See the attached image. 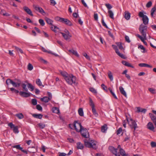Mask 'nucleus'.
I'll list each match as a JSON object with an SVG mask.
<instances>
[{
    "label": "nucleus",
    "mask_w": 156,
    "mask_h": 156,
    "mask_svg": "<svg viewBox=\"0 0 156 156\" xmlns=\"http://www.w3.org/2000/svg\"><path fill=\"white\" fill-rule=\"evenodd\" d=\"M62 22L69 26H71L73 25L72 22L70 20L62 18Z\"/></svg>",
    "instance_id": "13"
},
{
    "label": "nucleus",
    "mask_w": 156,
    "mask_h": 156,
    "mask_svg": "<svg viewBox=\"0 0 156 156\" xmlns=\"http://www.w3.org/2000/svg\"><path fill=\"white\" fill-rule=\"evenodd\" d=\"M119 90L121 94L126 97L127 96L126 93L122 87L120 86L119 87Z\"/></svg>",
    "instance_id": "19"
},
{
    "label": "nucleus",
    "mask_w": 156,
    "mask_h": 156,
    "mask_svg": "<svg viewBox=\"0 0 156 156\" xmlns=\"http://www.w3.org/2000/svg\"><path fill=\"white\" fill-rule=\"evenodd\" d=\"M148 90L152 94H154L156 93V90L155 89L153 88H148Z\"/></svg>",
    "instance_id": "35"
},
{
    "label": "nucleus",
    "mask_w": 156,
    "mask_h": 156,
    "mask_svg": "<svg viewBox=\"0 0 156 156\" xmlns=\"http://www.w3.org/2000/svg\"><path fill=\"white\" fill-rule=\"evenodd\" d=\"M101 23L103 26L105 27L106 28H108V27L107 25L106 24L103 18H102L101 20Z\"/></svg>",
    "instance_id": "48"
},
{
    "label": "nucleus",
    "mask_w": 156,
    "mask_h": 156,
    "mask_svg": "<svg viewBox=\"0 0 156 156\" xmlns=\"http://www.w3.org/2000/svg\"><path fill=\"white\" fill-rule=\"evenodd\" d=\"M78 113L79 115L81 116H83V112L82 108H80L78 110Z\"/></svg>",
    "instance_id": "26"
},
{
    "label": "nucleus",
    "mask_w": 156,
    "mask_h": 156,
    "mask_svg": "<svg viewBox=\"0 0 156 156\" xmlns=\"http://www.w3.org/2000/svg\"><path fill=\"white\" fill-rule=\"evenodd\" d=\"M45 20L48 24L50 25H52L53 21L51 20L48 17H46L45 18Z\"/></svg>",
    "instance_id": "24"
},
{
    "label": "nucleus",
    "mask_w": 156,
    "mask_h": 156,
    "mask_svg": "<svg viewBox=\"0 0 156 156\" xmlns=\"http://www.w3.org/2000/svg\"><path fill=\"white\" fill-rule=\"evenodd\" d=\"M64 79L69 84L71 85L76 83V77L72 74H69Z\"/></svg>",
    "instance_id": "3"
},
{
    "label": "nucleus",
    "mask_w": 156,
    "mask_h": 156,
    "mask_svg": "<svg viewBox=\"0 0 156 156\" xmlns=\"http://www.w3.org/2000/svg\"><path fill=\"white\" fill-rule=\"evenodd\" d=\"M108 129L107 124H105L101 127V131L103 133H105Z\"/></svg>",
    "instance_id": "22"
},
{
    "label": "nucleus",
    "mask_w": 156,
    "mask_h": 156,
    "mask_svg": "<svg viewBox=\"0 0 156 156\" xmlns=\"http://www.w3.org/2000/svg\"><path fill=\"white\" fill-rule=\"evenodd\" d=\"M105 5L108 10H110L112 8V6L109 4H106Z\"/></svg>",
    "instance_id": "53"
},
{
    "label": "nucleus",
    "mask_w": 156,
    "mask_h": 156,
    "mask_svg": "<svg viewBox=\"0 0 156 156\" xmlns=\"http://www.w3.org/2000/svg\"><path fill=\"white\" fill-rule=\"evenodd\" d=\"M50 98H48V97L45 96L43 98H41V101H42L44 102L45 103L48 102L49 101H50Z\"/></svg>",
    "instance_id": "20"
},
{
    "label": "nucleus",
    "mask_w": 156,
    "mask_h": 156,
    "mask_svg": "<svg viewBox=\"0 0 156 156\" xmlns=\"http://www.w3.org/2000/svg\"><path fill=\"white\" fill-rule=\"evenodd\" d=\"M92 110L93 114L96 116L97 117L98 115V113L96 112V110L95 107L92 108Z\"/></svg>",
    "instance_id": "34"
},
{
    "label": "nucleus",
    "mask_w": 156,
    "mask_h": 156,
    "mask_svg": "<svg viewBox=\"0 0 156 156\" xmlns=\"http://www.w3.org/2000/svg\"><path fill=\"white\" fill-rule=\"evenodd\" d=\"M108 13L109 14L110 17L113 19H114V14L112 11L111 10H109L108 11Z\"/></svg>",
    "instance_id": "30"
},
{
    "label": "nucleus",
    "mask_w": 156,
    "mask_h": 156,
    "mask_svg": "<svg viewBox=\"0 0 156 156\" xmlns=\"http://www.w3.org/2000/svg\"><path fill=\"white\" fill-rule=\"evenodd\" d=\"M122 128L120 127L116 131V134L117 135H119L120 134L121 132H122Z\"/></svg>",
    "instance_id": "54"
},
{
    "label": "nucleus",
    "mask_w": 156,
    "mask_h": 156,
    "mask_svg": "<svg viewBox=\"0 0 156 156\" xmlns=\"http://www.w3.org/2000/svg\"><path fill=\"white\" fill-rule=\"evenodd\" d=\"M139 29L140 33L145 39H146V33L147 31V26L146 25L141 24L139 27Z\"/></svg>",
    "instance_id": "4"
},
{
    "label": "nucleus",
    "mask_w": 156,
    "mask_h": 156,
    "mask_svg": "<svg viewBox=\"0 0 156 156\" xmlns=\"http://www.w3.org/2000/svg\"><path fill=\"white\" fill-rule=\"evenodd\" d=\"M152 5V2L151 1H149L148 3L146 5V6L147 8H150L151 7Z\"/></svg>",
    "instance_id": "51"
},
{
    "label": "nucleus",
    "mask_w": 156,
    "mask_h": 156,
    "mask_svg": "<svg viewBox=\"0 0 156 156\" xmlns=\"http://www.w3.org/2000/svg\"><path fill=\"white\" fill-rule=\"evenodd\" d=\"M32 115L34 117L39 119H41L43 117V115L40 114H32Z\"/></svg>",
    "instance_id": "18"
},
{
    "label": "nucleus",
    "mask_w": 156,
    "mask_h": 156,
    "mask_svg": "<svg viewBox=\"0 0 156 156\" xmlns=\"http://www.w3.org/2000/svg\"><path fill=\"white\" fill-rule=\"evenodd\" d=\"M89 100V105L91 107V108L95 107L94 104L92 99L91 98H90Z\"/></svg>",
    "instance_id": "37"
},
{
    "label": "nucleus",
    "mask_w": 156,
    "mask_h": 156,
    "mask_svg": "<svg viewBox=\"0 0 156 156\" xmlns=\"http://www.w3.org/2000/svg\"><path fill=\"white\" fill-rule=\"evenodd\" d=\"M120 147H117V148H115L114 147H109V149L116 156H120L119 154V153L122 156H128V154H126L125 151L120 148Z\"/></svg>",
    "instance_id": "1"
},
{
    "label": "nucleus",
    "mask_w": 156,
    "mask_h": 156,
    "mask_svg": "<svg viewBox=\"0 0 156 156\" xmlns=\"http://www.w3.org/2000/svg\"><path fill=\"white\" fill-rule=\"evenodd\" d=\"M108 77L110 79L111 81L113 80V77L112 74V72L110 71H109L108 72Z\"/></svg>",
    "instance_id": "28"
},
{
    "label": "nucleus",
    "mask_w": 156,
    "mask_h": 156,
    "mask_svg": "<svg viewBox=\"0 0 156 156\" xmlns=\"http://www.w3.org/2000/svg\"><path fill=\"white\" fill-rule=\"evenodd\" d=\"M126 119L127 120L128 123L132 129H134V131L138 127L137 124L135 121L131 118L128 119L126 116Z\"/></svg>",
    "instance_id": "6"
},
{
    "label": "nucleus",
    "mask_w": 156,
    "mask_h": 156,
    "mask_svg": "<svg viewBox=\"0 0 156 156\" xmlns=\"http://www.w3.org/2000/svg\"><path fill=\"white\" fill-rule=\"evenodd\" d=\"M24 10L29 15L32 16H33V14L31 10L27 6H24L23 8Z\"/></svg>",
    "instance_id": "15"
},
{
    "label": "nucleus",
    "mask_w": 156,
    "mask_h": 156,
    "mask_svg": "<svg viewBox=\"0 0 156 156\" xmlns=\"http://www.w3.org/2000/svg\"><path fill=\"white\" fill-rule=\"evenodd\" d=\"M90 91L94 94H97V91L94 88L91 87L90 88Z\"/></svg>",
    "instance_id": "49"
},
{
    "label": "nucleus",
    "mask_w": 156,
    "mask_h": 156,
    "mask_svg": "<svg viewBox=\"0 0 156 156\" xmlns=\"http://www.w3.org/2000/svg\"><path fill=\"white\" fill-rule=\"evenodd\" d=\"M108 33L109 36H110L112 38H114V36L113 35V34L111 33L110 31H108Z\"/></svg>",
    "instance_id": "62"
},
{
    "label": "nucleus",
    "mask_w": 156,
    "mask_h": 156,
    "mask_svg": "<svg viewBox=\"0 0 156 156\" xmlns=\"http://www.w3.org/2000/svg\"><path fill=\"white\" fill-rule=\"evenodd\" d=\"M21 86L23 88V91L26 92L28 91V90L27 88L26 87L27 85L26 84L24 83H23L22 84Z\"/></svg>",
    "instance_id": "31"
},
{
    "label": "nucleus",
    "mask_w": 156,
    "mask_h": 156,
    "mask_svg": "<svg viewBox=\"0 0 156 156\" xmlns=\"http://www.w3.org/2000/svg\"><path fill=\"white\" fill-rule=\"evenodd\" d=\"M52 111L53 113H58L59 112V111L58 108L57 107H53L52 108Z\"/></svg>",
    "instance_id": "33"
},
{
    "label": "nucleus",
    "mask_w": 156,
    "mask_h": 156,
    "mask_svg": "<svg viewBox=\"0 0 156 156\" xmlns=\"http://www.w3.org/2000/svg\"><path fill=\"white\" fill-rule=\"evenodd\" d=\"M81 2L84 6L86 7H88L86 3L85 2L84 0H81Z\"/></svg>",
    "instance_id": "63"
},
{
    "label": "nucleus",
    "mask_w": 156,
    "mask_h": 156,
    "mask_svg": "<svg viewBox=\"0 0 156 156\" xmlns=\"http://www.w3.org/2000/svg\"><path fill=\"white\" fill-rule=\"evenodd\" d=\"M39 22L40 24L42 26H44L45 24L44 22V20L42 19H39Z\"/></svg>",
    "instance_id": "46"
},
{
    "label": "nucleus",
    "mask_w": 156,
    "mask_h": 156,
    "mask_svg": "<svg viewBox=\"0 0 156 156\" xmlns=\"http://www.w3.org/2000/svg\"><path fill=\"white\" fill-rule=\"evenodd\" d=\"M6 83L7 85L9 84H12V85L15 87H18L21 84V82L20 80L18 79H15L14 81H13L10 79H7L6 81Z\"/></svg>",
    "instance_id": "2"
},
{
    "label": "nucleus",
    "mask_w": 156,
    "mask_h": 156,
    "mask_svg": "<svg viewBox=\"0 0 156 156\" xmlns=\"http://www.w3.org/2000/svg\"><path fill=\"white\" fill-rule=\"evenodd\" d=\"M60 33L62 34V36L64 37V39L66 40L69 41L70 40V38L72 37H69L68 35L65 34V33L61 32Z\"/></svg>",
    "instance_id": "17"
},
{
    "label": "nucleus",
    "mask_w": 156,
    "mask_h": 156,
    "mask_svg": "<svg viewBox=\"0 0 156 156\" xmlns=\"http://www.w3.org/2000/svg\"><path fill=\"white\" fill-rule=\"evenodd\" d=\"M10 90L12 92L15 93V94H17L18 93H19V91L18 90L15 89L13 88H9Z\"/></svg>",
    "instance_id": "32"
},
{
    "label": "nucleus",
    "mask_w": 156,
    "mask_h": 156,
    "mask_svg": "<svg viewBox=\"0 0 156 156\" xmlns=\"http://www.w3.org/2000/svg\"><path fill=\"white\" fill-rule=\"evenodd\" d=\"M14 48H15V49L18 51L20 52L21 53H23V50L20 48H19L18 47H17L16 46H13Z\"/></svg>",
    "instance_id": "38"
},
{
    "label": "nucleus",
    "mask_w": 156,
    "mask_h": 156,
    "mask_svg": "<svg viewBox=\"0 0 156 156\" xmlns=\"http://www.w3.org/2000/svg\"><path fill=\"white\" fill-rule=\"evenodd\" d=\"M59 156H65L67 155L66 154L64 153H59Z\"/></svg>",
    "instance_id": "64"
},
{
    "label": "nucleus",
    "mask_w": 156,
    "mask_h": 156,
    "mask_svg": "<svg viewBox=\"0 0 156 156\" xmlns=\"http://www.w3.org/2000/svg\"><path fill=\"white\" fill-rule=\"evenodd\" d=\"M31 102L32 104L34 105H37V101L36 99H32L31 100Z\"/></svg>",
    "instance_id": "42"
},
{
    "label": "nucleus",
    "mask_w": 156,
    "mask_h": 156,
    "mask_svg": "<svg viewBox=\"0 0 156 156\" xmlns=\"http://www.w3.org/2000/svg\"><path fill=\"white\" fill-rule=\"evenodd\" d=\"M125 18L127 20H129L130 17V13L128 12H125Z\"/></svg>",
    "instance_id": "23"
},
{
    "label": "nucleus",
    "mask_w": 156,
    "mask_h": 156,
    "mask_svg": "<svg viewBox=\"0 0 156 156\" xmlns=\"http://www.w3.org/2000/svg\"><path fill=\"white\" fill-rule=\"evenodd\" d=\"M33 7L34 9L37 11L39 12L40 13L43 15H44L45 13L44 10L39 6H37L35 5H33Z\"/></svg>",
    "instance_id": "11"
},
{
    "label": "nucleus",
    "mask_w": 156,
    "mask_h": 156,
    "mask_svg": "<svg viewBox=\"0 0 156 156\" xmlns=\"http://www.w3.org/2000/svg\"><path fill=\"white\" fill-rule=\"evenodd\" d=\"M94 18L95 20L97 21L98 20V15L97 13H94Z\"/></svg>",
    "instance_id": "61"
},
{
    "label": "nucleus",
    "mask_w": 156,
    "mask_h": 156,
    "mask_svg": "<svg viewBox=\"0 0 156 156\" xmlns=\"http://www.w3.org/2000/svg\"><path fill=\"white\" fill-rule=\"evenodd\" d=\"M15 116L20 119H22L24 118L23 115L22 113H19L18 114H16L15 115Z\"/></svg>",
    "instance_id": "27"
},
{
    "label": "nucleus",
    "mask_w": 156,
    "mask_h": 156,
    "mask_svg": "<svg viewBox=\"0 0 156 156\" xmlns=\"http://www.w3.org/2000/svg\"><path fill=\"white\" fill-rule=\"evenodd\" d=\"M84 143L86 146H93L98 145V142L96 141L90 140V139H89V141H85Z\"/></svg>",
    "instance_id": "9"
},
{
    "label": "nucleus",
    "mask_w": 156,
    "mask_h": 156,
    "mask_svg": "<svg viewBox=\"0 0 156 156\" xmlns=\"http://www.w3.org/2000/svg\"><path fill=\"white\" fill-rule=\"evenodd\" d=\"M8 125L10 127L11 129H13V131L14 133H17L19 131L18 129V127L17 126H15L12 122H10L8 124Z\"/></svg>",
    "instance_id": "10"
},
{
    "label": "nucleus",
    "mask_w": 156,
    "mask_h": 156,
    "mask_svg": "<svg viewBox=\"0 0 156 156\" xmlns=\"http://www.w3.org/2000/svg\"><path fill=\"white\" fill-rule=\"evenodd\" d=\"M138 48H140L141 50H143V51H142V52L143 53H144L145 52V48L144 47V46L142 45H140L138 47Z\"/></svg>",
    "instance_id": "50"
},
{
    "label": "nucleus",
    "mask_w": 156,
    "mask_h": 156,
    "mask_svg": "<svg viewBox=\"0 0 156 156\" xmlns=\"http://www.w3.org/2000/svg\"><path fill=\"white\" fill-rule=\"evenodd\" d=\"M31 94L27 92L20 91L19 92V94L22 97L27 98L30 96Z\"/></svg>",
    "instance_id": "12"
},
{
    "label": "nucleus",
    "mask_w": 156,
    "mask_h": 156,
    "mask_svg": "<svg viewBox=\"0 0 156 156\" xmlns=\"http://www.w3.org/2000/svg\"><path fill=\"white\" fill-rule=\"evenodd\" d=\"M127 123H128L127 120H124L122 123L123 126L125 128L126 127V125Z\"/></svg>",
    "instance_id": "57"
},
{
    "label": "nucleus",
    "mask_w": 156,
    "mask_h": 156,
    "mask_svg": "<svg viewBox=\"0 0 156 156\" xmlns=\"http://www.w3.org/2000/svg\"><path fill=\"white\" fill-rule=\"evenodd\" d=\"M59 72L60 74L62 76H63L64 77V78L69 75L65 71H62L60 70L59 71Z\"/></svg>",
    "instance_id": "25"
},
{
    "label": "nucleus",
    "mask_w": 156,
    "mask_h": 156,
    "mask_svg": "<svg viewBox=\"0 0 156 156\" xmlns=\"http://www.w3.org/2000/svg\"><path fill=\"white\" fill-rule=\"evenodd\" d=\"M62 18H61L59 17H56L55 18V19L56 20L60 21V22H62Z\"/></svg>",
    "instance_id": "60"
},
{
    "label": "nucleus",
    "mask_w": 156,
    "mask_h": 156,
    "mask_svg": "<svg viewBox=\"0 0 156 156\" xmlns=\"http://www.w3.org/2000/svg\"><path fill=\"white\" fill-rule=\"evenodd\" d=\"M80 132L83 137L87 138L89 137V133L86 128L83 127Z\"/></svg>",
    "instance_id": "8"
},
{
    "label": "nucleus",
    "mask_w": 156,
    "mask_h": 156,
    "mask_svg": "<svg viewBox=\"0 0 156 156\" xmlns=\"http://www.w3.org/2000/svg\"><path fill=\"white\" fill-rule=\"evenodd\" d=\"M42 51H44V52H48V53H51V51H48L45 48H42Z\"/></svg>",
    "instance_id": "58"
},
{
    "label": "nucleus",
    "mask_w": 156,
    "mask_h": 156,
    "mask_svg": "<svg viewBox=\"0 0 156 156\" xmlns=\"http://www.w3.org/2000/svg\"><path fill=\"white\" fill-rule=\"evenodd\" d=\"M112 47L115 50V52L116 54L119 52L117 46L114 45H112Z\"/></svg>",
    "instance_id": "39"
},
{
    "label": "nucleus",
    "mask_w": 156,
    "mask_h": 156,
    "mask_svg": "<svg viewBox=\"0 0 156 156\" xmlns=\"http://www.w3.org/2000/svg\"><path fill=\"white\" fill-rule=\"evenodd\" d=\"M144 11L142 10L139 12L138 16L139 17L142 18V21L144 25H147L148 24L149 19L147 16L144 14Z\"/></svg>",
    "instance_id": "5"
},
{
    "label": "nucleus",
    "mask_w": 156,
    "mask_h": 156,
    "mask_svg": "<svg viewBox=\"0 0 156 156\" xmlns=\"http://www.w3.org/2000/svg\"><path fill=\"white\" fill-rule=\"evenodd\" d=\"M65 34L68 35L69 37H72V35L70 34L69 31L67 29H65L64 30Z\"/></svg>",
    "instance_id": "52"
},
{
    "label": "nucleus",
    "mask_w": 156,
    "mask_h": 156,
    "mask_svg": "<svg viewBox=\"0 0 156 156\" xmlns=\"http://www.w3.org/2000/svg\"><path fill=\"white\" fill-rule=\"evenodd\" d=\"M36 108L39 111H42V107L39 105H36Z\"/></svg>",
    "instance_id": "47"
},
{
    "label": "nucleus",
    "mask_w": 156,
    "mask_h": 156,
    "mask_svg": "<svg viewBox=\"0 0 156 156\" xmlns=\"http://www.w3.org/2000/svg\"><path fill=\"white\" fill-rule=\"evenodd\" d=\"M149 115L151 119L153 121L156 128V117L154 115L151 113H149Z\"/></svg>",
    "instance_id": "16"
},
{
    "label": "nucleus",
    "mask_w": 156,
    "mask_h": 156,
    "mask_svg": "<svg viewBox=\"0 0 156 156\" xmlns=\"http://www.w3.org/2000/svg\"><path fill=\"white\" fill-rule=\"evenodd\" d=\"M39 127L41 129H44L45 126V125L44 124L42 123H39L38 124Z\"/></svg>",
    "instance_id": "43"
},
{
    "label": "nucleus",
    "mask_w": 156,
    "mask_h": 156,
    "mask_svg": "<svg viewBox=\"0 0 156 156\" xmlns=\"http://www.w3.org/2000/svg\"><path fill=\"white\" fill-rule=\"evenodd\" d=\"M147 128L150 130L153 131H154V127L153 124L151 122L148 123L147 125Z\"/></svg>",
    "instance_id": "14"
},
{
    "label": "nucleus",
    "mask_w": 156,
    "mask_h": 156,
    "mask_svg": "<svg viewBox=\"0 0 156 156\" xmlns=\"http://www.w3.org/2000/svg\"><path fill=\"white\" fill-rule=\"evenodd\" d=\"M69 51L71 53H72L73 55H74L76 56L77 57H79V55L77 53V52L76 51H75L73 49L69 50Z\"/></svg>",
    "instance_id": "21"
},
{
    "label": "nucleus",
    "mask_w": 156,
    "mask_h": 156,
    "mask_svg": "<svg viewBox=\"0 0 156 156\" xmlns=\"http://www.w3.org/2000/svg\"><path fill=\"white\" fill-rule=\"evenodd\" d=\"M39 60L41 62L43 63L44 64H47L48 63V62L46 60L41 58H39Z\"/></svg>",
    "instance_id": "44"
},
{
    "label": "nucleus",
    "mask_w": 156,
    "mask_h": 156,
    "mask_svg": "<svg viewBox=\"0 0 156 156\" xmlns=\"http://www.w3.org/2000/svg\"><path fill=\"white\" fill-rule=\"evenodd\" d=\"M33 67L32 65L31 64L29 63L28 65V69L29 70L31 71L33 69Z\"/></svg>",
    "instance_id": "45"
},
{
    "label": "nucleus",
    "mask_w": 156,
    "mask_h": 156,
    "mask_svg": "<svg viewBox=\"0 0 156 156\" xmlns=\"http://www.w3.org/2000/svg\"><path fill=\"white\" fill-rule=\"evenodd\" d=\"M116 44L118 46L119 48L120 49L122 50L123 49V48L122 45V43L120 42H117Z\"/></svg>",
    "instance_id": "41"
},
{
    "label": "nucleus",
    "mask_w": 156,
    "mask_h": 156,
    "mask_svg": "<svg viewBox=\"0 0 156 156\" xmlns=\"http://www.w3.org/2000/svg\"><path fill=\"white\" fill-rule=\"evenodd\" d=\"M50 1L51 5L54 6L56 4V3L55 0H50Z\"/></svg>",
    "instance_id": "59"
},
{
    "label": "nucleus",
    "mask_w": 156,
    "mask_h": 156,
    "mask_svg": "<svg viewBox=\"0 0 156 156\" xmlns=\"http://www.w3.org/2000/svg\"><path fill=\"white\" fill-rule=\"evenodd\" d=\"M118 55H119V56L121 57L122 58L124 59H126V57L123 54H121L119 52L117 54Z\"/></svg>",
    "instance_id": "40"
},
{
    "label": "nucleus",
    "mask_w": 156,
    "mask_h": 156,
    "mask_svg": "<svg viewBox=\"0 0 156 156\" xmlns=\"http://www.w3.org/2000/svg\"><path fill=\"white\" fill-rule=\"evenodd\" d=\"M27 87L28 88H30L31 91H32L34 89V87L31 84L28 83H27Z\"/></svg>",
    "instance_id": "36"
},
{
    "label": "nucleus",
    "mask_w": 156,
    "mask_h": 156,
    "mask_svg": "<svg viewBox=\"0 0 156 156\" xmlns=\"http://www.w3.org/2000/svg\"><path fill=\"white\" fill-rule=\"evenodd\" d=\"M125 39L126 41L128 43H130V41L129 40V37L127 36H126L125 37Z\"/></svg>",
    "instance_id": "55"
},
{
    "label": "nucleus",
    "mask_w": 156,
    "mask_h": 156,
    "mask_svg": "<svg viewBox=\"0 0 156 156\" xmlns=\"http://www.w3.org/2000/svg\"><path fill=\"white\" fill-rule=\"evenodd\" d=\"M101 87H102L103 90L107 91V87L104 84H102L101 85Z\"/></svg>",
    "instance_id": "56"
},
{
    "label": "nucleus",
    "mask_w": 156,
    "mask_h": 156,
    "mask_svg": "<svg viewBox=\"0 0 156 156\" xmlns=\"http://www.w3.org/2000/svg\"><path fill=\"white\" fill-rule=\"evenodd\" d=\"M73 126L77 132H80L83 127L81 123L79 122L78 121H75L74 122Z\"/></svg>",
    "instance_id": "7"
},
{
    "label": "nucleus",
    "mask_w": 156,
    "mask_h": 156,
    "mask_svg": "<svg viewBox=\"0 0 156 156\" xmlns=\"http://www.w3.org/2000/svg\"><path fill=\"white\" fill-rule=\"evenodd\" d=\"M36 83L39 86H42L43 87L44 86L42 84V83L39 79H37L36 80Z\"/></svg>",
    "instance_id": "29"
}]
</instances>
